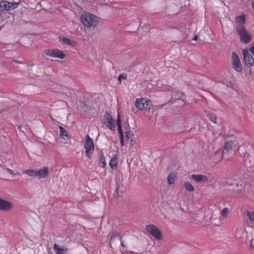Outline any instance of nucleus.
Masks as SVG:
<instances>
[{
  "instance_id": "obj_1",
  "label": "nucleus",
  "mask_w": 254,
  "mask_h": 254,
  "mask_svg": "<svg viewBox=\"0 0 254 254\" xmlns=\"http://www.w3.org/2000/svg\"><path fill=\"white\" fill-rule=\"evenodd\" d=\"M80 21L85 27L89 28L96 26L99 22V19L96 15L86 12L81 15Z\"/></svg>"
},
{
  "instance_id": "obj_2",
  "label": "nucleus",
  "mask_w": 254,
  "mask_h": 254,
  "mask_svg": "<svg viewBox=\"0 0 254 254\" xmlns=\"http://www.w3.org/2000/svg\"><path fill=\"white\" fill-rule=\"evenodd\" d=\"M49 173V168L48 167H44L39 170L28 169L22 172V174H27L29 177L36 178L38 179L47 178Z\"/></svg>"
},
{
  "instance_id": "obj_3",
  "label": "nucleus",
  "mask_w": 254,
  "mask_h": 254,
  "mask_svg": "<svg viewBox=\"0 0 254 254\" xmlns=\"http://www.w3.org/2000/svg\"><path fill=\"white\" fill-rule=\"evenodd\" d=\"M83 147L85 150L86 156L88 159H91L94 151V144L93 140L88 135H86L85 137Z\"/></svg>"
},
{
  "instance_id": "obj_4",
  "label": "nucleus",
  "mask_w": 254,
  "mask_h": 254,
  "mask_svg": "<svg viewBox=\"0 0 254 254\" xmlns=\"http://www.w3.org/2000/svg\"><path fill=\"white\" fill-rule=\"evenodd\" d=\"M237 31L239 35L240 40L243 43L248 44L251 41L252 36L244 27H238Z\"/></svg>"
},
{
  "instance_id": "obj_5",
  "label": "nucleus",
  "mask_w": 254,
  "mask_h": 254,
  "mask_svg": "<svg viewBox=\"0 0 254 254\" xmlns=\"http://www.w3.org/2000/svg\"><path fill=\"white\" fill-rule=\"evenodd\" d=\"M44 53L47 56L59 58L61 60H63L65 57V55L58 49L46 50Z\"/></svg>"
},
{
  "instance_id": "obj_6",
  "label": "nucleus",
  "mask_w": 254,
  "mask_h": 254,
  "mask_svg": "<svg viewBox=\"0 0 254 254\" xmlns=\"http://www.w3.org/2000/svg\"><path fill=\"white\" fill-rule=\"evenodd\" d=\"M146 230L156 239L161 240L162 239L161 233L156 226L149 224L146 226Z\"/></svg>"
},
{
  "instance_id": "obj_7",
  "label": "nucleus",
  "mask_w": 254,
  "mask_h": 254,
  "mask_svg": "<svg viewBox=\"0 0 254 254\" xmlns=\"http://www.w3.org/2000/svg\"><path fill=\"white\" fill-rule=\"evenodd\" d=\"M135 107L140 110H149L150 101L147 98L137 99L135 102Z\"/></svg>"
},
{
  "instance_id": "obj_8",
  "label": "nucleus",
  "mask_w": 254,
  "mask_h": 254,
  "mask_svg": "<svg viewBox=\"0 0 254 254\" xmlns=\"http://www.w3.org/2000/svg\"><path fill=\"white\" fill-rule=\"evenodd\" d=\"M18 3L9 2L7 1H1L0 2V11L12 10L18 6Z\"/></svg>"
},
{
  "instance_id": "obj_9",
  "label": "nucleus",
  "mask_w": 254,
  "mask_h": 254,
  "mask_svg": "<svg viewBox=\"0 0 254 254\" xmlns=\"http://www.w3.org/2000/svg\"><path fill=\"white\" fill-rule=\"evenodd\" d=\"M232 62L233 68L238 72H241L243 70L242 65L238 55L234 52L232 55Z\"/></svg>"
},
{
  "instance_id": "obj_10",
  "label": "nucleus",
  "mask_w": 254,
  "mask_h": 254,
  "mask_svg": "<svg viewBox=\"0 0 254 254\" xmlns=\"http://www.w3.org/2000/svg\"><path fill=\"white\" fill-rule=\"evenodd\" d=\"M102 122L104 125L111 130H114L115 129L116 126L113 122L112 117L110 114L108 113L105 114Z\"/></svg>"
},
{
  "instance_id": "obj_11",
  "label": "nucleus",
  "mask_w": 254,
  "mask_h": 254,
  "mask_svg": "<svg viewBox=\"0 0 254 254\" xmlns=\"http://www.w3.org/2000/svg\"><path fill=\"white\" fill-rule=\"evenodd\" d=\"M13 207V204L8 200L0 198V210L8 211Z\"/></svg>"
},
{
  "instance_id": "obj_12",
  "label": "nucleus",
  "mask_w": 254,
  "mask_h": 254,
  "mask_svg": "<svg viewBox=\"0 0 254 254\" xmlns=\"http://www.w3.org/2000/svg\"><path fill=\"white\" fill-rule=\"evenodd\" d=\"M243 55L246 65L248 67H251L254 63V60L253 56L249 53L248 50H243Z\"/></svg>"
},
{
  "instance_id": "obj_13",
  "label": "nucleus",
  "mask_w": 254,
  "mask_h": 254,
  "mask_svg": "<svg viewBox=\"0 0 254 254\" xmlns=\"http://www.w3.org/2000/svg\"><path fill=\"white\" fill-rule=\"evenodd\" d=\"M121 116L120 115L119 112H118V116H117V128H118V131L120 134V141L121 143L122 146L124 145V135L123 133L122 130V127H121Z\"/></svg>"
},
{
  "instance_id": "obj_14",
  "label": "nucleus",
  "mask_w": 254,
  "mask_h": 254,
  "mask_svg": "<svg viewBox=\"0 0 254 254\" xmlns=\"http://www.w3.org/2000/svg\"><path fill=\"white\" fill-rule=\"evenodd\" d=\"M190 178L196 183H204L206 182L208 180L206 176L201 174H192L191 175Z\"/></svg>"
},
{
  "instance_id": "obj_15",
  "label": "nucleus",
  "mask_w": 254,
  "mask_h": 254,
  "mask_svg": "<svg viewBox=\"0 0 254 254\" xmlns=\"http://www.w3.org/2000/svg\"><path fill=\"white\" fill-rule=\"evenodd\" d=\"M177 179V176L174 173H170L167 177V181L169 185H173Z\"/></svg>"
},
{
  "instance_id": "obj_16",
  "label": "nucleus",
  "mask_w": 254,
  "mask_h": 254,
  "mask_svg": "<svg viewBox=\"0 0 254 254\" xmlns=\"http://www.w3.org/2000/svg\"><path fill=\"white\" fill-rule=\"evenodd\" d=\"M236 145V142L235 140L230 141L225 143L224 149L227 151L231 150Z\"/></svg>"
},
{
  "instance_id": "obj_17",
  "label": "nucleus",
  "mask_w": 254,
  "mask_h": 254,
  "mask_svg": "<svg viewBox=\"0 0 254 254\" xmlns=\"http://www.w3.org/2000/svg\"><path fill=\"white\" fill-rule=\"evenodd\" d=\"M61 41L63 44L72 47H74L77 44L76 42L71 41L69 38L66 37L63 38Z\"/></svg>"
},
{
  "instance_id": "obj_18",
  "label": "nucleus",
  "mask_w": 254,
  "mask_h": 254,
  "mask_svg": "<svg viewBox=\"0 0 254 254\" xmlns=\"http://www.w3.org/2000/svg\"><path fill=\"white\" fill-rule=\"evenodd\" d=\"M54 249L56 254H64L67 252V249L61 248V247L58 244L54 245Z\"/></svg>"
},
{
  "instance_id": "obj_19",
  "label": "nucleus",
  "mask_w": 254,
  "mask_h": 254,
  "mask_svg": "<svg viewBox=\"0 0 254 254\" xmlns=\"http://www.w3.org/2000/svg\"><path fill=\"white\" fill-rule=\"evenodd\" d=\"M61 137L65 141H67L69 137L66 130L63 127H60Z\"/></svg>"
},
{
  "instance_id": "obj_20",
  "label": "nucleus",
  "mask_w": 254,
  "mask_h": 254,
  "mask_svg": "<svg viewBox=\"0 0 254 254\" xmlns=\"http://www.w3.org/2000/svg\"><path fill=\"white\" fill-rule=\"evenodd\" d=\"M184 187L185 190L190 192H193L195 190L194 188L189 182H185L184 183Z\"/></svg>"
},
{
  "instance_id": "obj_21",
  "label": "nucleus",
  "mask_w": 254,
  "mask_h": 254,
  "mask_svg": "<svg viewBox=\"0 0 254 254\" xmlns=\"http://www.w3.org/2000/svg\"><path fill=\"white\" fill-rule=\"evenodd\" d=\"M99 165L101 167L104 168L106 165V161L105 158L102 151L99 153Z\"/></svg>"
},
{
  "instance_id": "obj_22",
  "label": "nucleus",
  "mask_w": 254,
  "mask_h": 254,
  "mask_svg": "<svg viewBox=\"0 0 254 254\" xmlns=\"http://www.w3.org/2000/svg\"><path fill=\"white\" fill-rule=\"evenodd\" d=\"M117 155H115L110 160L109 162V165L111 168H114L117 166Z\"/></svg>"
},
{
  "instance_id": "obj_23",
  "label": "nucleus",
  "mask_w": 254,
  "mask_h": 254,
  "mask_svg": "<svg viewBox=\"0 0 254 254\" xmlns=\"http://www.w3.org/2000/svg\"><path fill=\"white\" fill-rule=\"evenodd\" d=\"M236 21L237 23L242 25L245 23V18L244 16H239L236 18Z\"/></svg>"
},
{
  "instance_id": "obj_24",
  "label": "nucleus",
  "mask_w": 254,
  "mask_h": 254,
  "mask_svg": "<svg viewBox=\"0 0 254 254\" xmlns=\"http://www.w3.org/2000/svg\"><path fill=\"white\" fill-rule=\"evenodd\" d=\"M230 212L229 209L228 208H224L221 211V216L223 218H226Z\"/></svg>"
},
{
  "instance_id": "obj_25",
  "label": "nucleus",
  "mask_w": 254,
  "mask_h": 254,
  "mask_svg": "<svg viewBox=\"0 0 254 254\" xmlns=\"http://www.w3.org/2000/svg\"><path fill=\"white\" fill-rule=\"evenodd\" d=\"M247 214L251 221L254 224V211L248 212Z\"/></svg>"
},
{
  "instance_id": "obj_26",
  "label": "nucleus",
  "mask_w": 254,
  "mask_h": 254,
  "mask_svg": "<svg viewBox=\"0 0 254 254\" xmlns=\"http://www.w3.org/2000/svg\"><path fill=\"white\" fill-rule=\"evenodd\" d=\"M208 117L209 118V119L213 123H216V117L215 115L210 114L208 115Z\"/></svg>"
},
{
  "instance_id": "obj_27",
  "label": "nucleus",
  "mask_w": 254,
  "mask_h": 254,
  "mask_svg": "<svg viewBox=\"0 0 254 254\" xmlns=\"http://www.w3.org/2000/svg\"><path fill=\"white\" fill-rule=\"evenodd\" d=\"M133 136V134L129 131H127L126 132V137L128 140L132 139Z\"/></svg>"
},
{
  "instance_id": "obj_28",
  "label": "nucleus",
  "mask_w": 254,
  "mask_h": 254,
  "mask_svg": "<svg viewBox=\"0 0 254 254\" xmlns=\"http://www.w3.org/2000/svg\"><path fill=\"white\" fill-rule=\"evenodd\" d=\"M126 76H125V75L124 74H120L119 75V80H121V79H126Z\"/></svg>"
},
{
  "instance_id": "obj_29",
  "label": "nucleus",
  "mask_w": 254,
  "mask_h": 254,
  "mask_svg": "<svg viewBox=\"0 0 254 254\" xmlns=\"http://www.w3.org/2000/svg\"><path fill=\"white\" fill-rule=\"evenodd\" d=\"M249 248L251 250L254 249V246L252 243V241L251 242V243L250 244Z\"/></svg>"
},
{
  "instance_id": "obj_30",
  "label": "nucleus",
  "mask_w": 254,
  "mask_h": 254,
  "mask_svg": "<svg viewBox=\"0 0 254 254\" xmlns=\"http://www.w3.org/2000/svg\"><path fill=\"white\" fill-rule=\"evenodd\" d=\"M250 51H251V53H252L254 55V45L251 47V48L250 49Z\"/></svg>"
},
{
  "instance_id": "obj_31",
  "label": "nucleus",
  "mask_w": 254,
  "mask_h": 254,
  "mask_svg": "<svg viewBox=\"0 0 254 254\" xmlns=\"http://www.w3.org/2000/svg\"><path fill=\"white\" fill-rule=\"evenodd\" d=\"M118 234L117 233H115V236H117ZM114 236V234H112L111 235V239H112L113 237Z\"/></svg>"
},
{
  "instance_id": "obj_32",
  "label": "nucleus",
  "mask_w": 254,
  "mask_h": 254,
  "mask_svg": "<svg viewBox=\"0 0 254 254\" xmlns=\"http://www.w3.org/2000/svg\"><path fill=\"white\" fill-rule=\"evenodd\" d=\"M198 39V36L197 35H195L194 37L193 38V40L194 41H196Z\"/></svg>"
},
{
  "instance_id": "obj_33",
  "label": "nucleus",
  "mask_w": 254,
  "mask_h": 254,
  "mask_svg": "<svg viewBox=\"0 0 254 254\" xmlns=\"http://www.w3.org/2000/svg\"><path fill=\"white\" fill-rule=\"evenodd\" d=\"M251 1H252V7L254 9V0H251Z\"/></svg>"
},
{
  "instance_id": "obj_34",
  "label": "nucleus",
  "mask_w": 254,
  "mask_h": 254,
  "mask_svg": "<svg viewBox=\"0 0 254 254\" xmlns=\"http://www.w3.org/2000/svg\"><path fill=\"white\" fill-rule=\"evenodd\" d=\"M130 144L131 145H133V140L132 139H131L130 140Z\"/></svg>"
},
{
  "instance_id": "obj_35",
  "label": "nucleus",
  "mask_w": 254,
  "mask_h": 254,
  "mask_svg": "<svg viewBox=\"0 0 254 254\" xmlns=\"http://www.w3.org/2000/svg\"><path fill=\"white\" fill-rule=\"evenodd\" d=\"M236 186H237V187H238V188H242V185H238V184H236Z\"/></svg>"
},
{
  "instance_id": "obj_36",
  "label": "nucleus",
  "mask_w": 254,
  "mask_h": 254,
  "mask_svg": "<svg viewBox=\"0 0 254 254\" xmlns=\"http://www.w3.org/2000/svg\"><path fill=\"white\" fill-rule=\"evenodd\" d=\"M122 245L123 247H124V246H125V245H124V243H122Z\"/></svg>"
}]
</instances>
